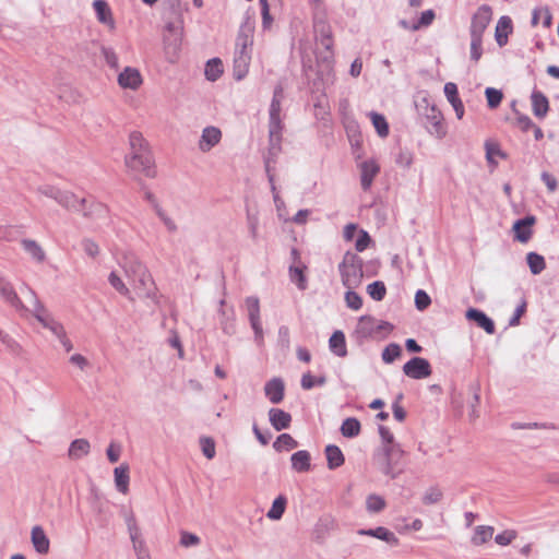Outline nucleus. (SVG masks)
I'll return each instance as SVG.
<instances>
[{"label":"nucleus","instance_id":"1","mask_svg":"<svg viewBox=\"0 0 559 559\" xmlns=\"http://www.w3.org/2000/svg\"><path fill=\"white\" fill-rule=\"evenodd\" d=\"M282 99H283V87L281 85H276L273 93V98L270 105V122H269V134H270V148L269 154L265 157L264 165L265 171L267 175V179L271 185V189L273 192V198L275 203L280 200L278 193L276 192V187L274 183V175L272 173V163H275V157L277 156L281 146V134H282V120H281V110H282Z\"/></svg>","mask_w":559,"mask_h":559},{"label":"nucleus","instance_id":"2","mask_svg":"<svg viewBox=\"0 0 559 559\" xmlns=\"http://www.w3.org/2000/svg\"><path fill=\"white\" fill-rule=\"evenodd\" d=\"M255 21L253 14L246 13L242 23L239 26L234 53V78L237 81L242 80L249 71L251 61V49L253 45V35Z\"/></svg>","mask_w":559,"mask_h":559},{"label":"nucleus","instance_id":"3","mask_svg":"<svg viewBox=\"0 0 559 559\" xmlns=\"http://www.w3.org/2000/svg\"><path fill=\"white\" fill-rule=\"evenodd\" d=\"M313 27L317 41L324 49L317 52L318 75L324 84H332L334 81V53L331 26L324 20H317Z\"/></svg>","mask_w":559,"mask_h":559},{"label":"nucleus","instance_id":"4","mask_svg":"<svg viewBox=\"0 0 559 559\" xmlns=\"http://www.w3.org/2000/svg\"><path fill=\"white\" fill-rule=\"evenodd\" d=\"M130 153L126 157V165L135 171L143 173L146 177H154L156 171L153 167L152 155L143 135L133 131L129 135Z\"/></svg>","mask_w":559,"mask_h":559},{"label":"nucleus","instance_id":"5","mask_svg":"<svg viewBox=\"0 0 559 559\" xmlns=\"http://www.w3.org/2000/svg\"><path fill=\"white\" fill-rule=\"evenodd\" d=\"M169 9L174 15V17L167 21L164 34H163V43L164 49L168 56L175 58L180 50L182 36H183V19L182 11L183 8L180 3V0H168Z\"/></svg>","mask_w":559,"mask_h":559},{"label":"nucleus","instance_id":"6","mask_svg":"<svg viewBox=\"0 0 559 559\" xmlns=\"http://www.w3.org/2000/svg\"><path fill=\"white\" fill-rule=\"evenodd\" d=\"M56 202L68 211L82 213L83 216L92 219L106 217L108 213L103 203H88L86 199H80L70 191L60 190Z\"/></svg>","mask_w":559,"mask_h":559},{"label":"nucleus","instance_id":"7","mask_svg":"<svg viewBox=\"0 0 559 559\" xmlns=\"http://www.w3.org/2000/svg\"><path fill=\"white\" fill-rule=\"evenodd\" d=\"M23 287L26 289L31 298L32 309L29 310V314L33 316L43 325V328L49 330L58 341L66 336L67 331L63 324L50 313V311L40 301L36 292L26 283H23Z\"/></svg>","mask_w":559,"mask_h":559},{"label":"nucleus","instance_id":"8","mask_svg":"<svg viewBox=\"0 0 559 559\" xmlns=\"http://www.w3.org/2000/svg\"><path fill=\"white\" fill-rule=\"evenodd\" d=\"M415 108L417 114L426 119L425 127L427 131L431 135L442 139L447 130L443 123V116L435 104L426 95H418L415 99Z\"/></svg>","mask_w":559,"mask_h":559},{"label":"nucleus","instance_id":"9","mask_svg":"<svg viewBox=\"0 0 559 559\" xmlns=\"http://www.w3.org/2000/svg\"><path fill=\"white\" fill-rule=\"evenodd\" d=\"M362 266V259L358 254L352 251L345 252L338 264V272L342 284L347 289H355L361 285L364 278Z\"/></svg>","mask_w":559,"mask_h":559},{"label":"nucleus","instance_id":"10","mask_svg":"<svg viewBox=\"0 0 559 559\" xmlns=\"http://www.w3.org/2000/svg\"><path fill=\"white\" fill-rule=\"evenodd\" d=\"M393 325L388 321H380L371 316H361L356 325V334L361 338L389 334Z\"/></svg>","mask_w":559,"mask_h":559},{"label":"nucleus","instance_id":"11","mask_svg":"<svg viewBox=\"0 0 559 559\" xmlns=\"http://www.w3.org/2000/svg\"><path fill=\"white\" fill-rule=\"evenodd\" d=\"M0 297L1 299L19 312L22 317L29 314L31 307L23 304L16 294L13 285L0 273Z\"/></svg>","mask_w":559,"mask_h":559},{"label":"nucleus","instance_id":"12","mask_svg":"<svg viewBox=\"0 0 559 559\" xmlns=\"http://www.w3.org/2000/svg\"><path fill=\"white\" fill-rule=\"evenodd\" d=\"M245 307L248 312L250 325L254 332V341L258 345H261L263 343V329L260 319V301L254 296L247 297Z\"/></svg>","mask_w":559,"mask_h":559},{"label":"nucleus","instance_id":"13","mask_svg":"<svg viewBox=\"0 0 559 559\" xmlns=\"http://www.w3.org/2000/svg\"><path fill=\"white\" fill-rule=\"evenodd\" d=\"M139 298H145L157 304V288L150 272L130 282Z\"/></svg>","mask_w":559,"mask_h":559},{"label":"nucleus","instance_id":"14","mask_svg":"<svg viewBox=\"0 0 559 559\" xmlns=\"http://www.w3.org/2000/svg\"><path fill=\"white\" fill-rule=\"evenodd\" d=\"M403 372L412 379H425L431 374V366L425 358L413 357L403 366Z\"/></svg>","mask_w":559,"mask_h":559},{"label":"nucleus","instance_id":"15","mask_svg":"<svg viewBox=\"0 0 559 559\" xmlns=\"http://www.w3.org/2000/svg\"><path fill=\"white\" fill-rule=\"evenodd\" d=\"M492 16V10L489 5L483 4L474 13L469 27V34L474 36H483Z\"/></svg>","mask_w":559,"mask_h":559},{"label":"nucleus","instance_id":"16","mask_svg":"<svg viewBox=\"0 0 559 559\" xmlns=\"http://www.w3.org/2000/svg\"><path fill=\"white\" fill-rule=\"evenodd\" d=\"M222 140V131L219 128L214 126L205 127L202 130L200 140L198 142V147L202 153L210 152L214 146H216Z\"/></svg>","mask_w":559,"mask_h":559},{"label":"nucleus","instance_id":"17","mask_svg":"<svg viewBox=\"0 0 559 559\" xmlns=\"http://www.w3.org/2000/svg\"><path fill=\"white\" fill-rule=\"evenodd\" d=\"M377 466L383 474L395 478L403 472L405 464L400 456H378Z\"/></svg>","mask_w":559,"mask_h":559},{"label":"nucleus","instance_id":"18","mask_svg":"<svg viewBox=\"0 0 559 559\" xmlns=\"http://www.w3.org/2000/svg\"><path fill=\"white\" fill-rule=\"evenodd\" d=\"M142 75L140 71L132 67H127L118 75V83L122 88L138 90L142 84Z\"/></svg>","mask_w":559,"mask_h":559},{"label":"nucleus","instance_id":"19","mask_svg":"<svg viewBox=\"0 0 559 559\" xmlns=\"http://www.w3.org/2000/svg\"><path fill=\"white\" fill-rule=\"evenodd\" d=\"M535 217L532 215L525 216L524 218L518 219L513 224L514 238L520 242H527L532 237V226L535 223Z\"/></svg>","mask_w":559,"mask_h":559},{"label":"nucleus","instance_id":"20","mask_svg":"<svg viewBox=\"0 0 559 559\" xmlns=\"http://www.w3.org/2000/svg\"><path fill=\"white\" fill-rule=\"evenodd\" d=\"M122 266L130 282L148 272L146 266L134 255H126Z\"/></svg>","mask_w":559,"mask_h":559},{"label":"nucleus","instance_id":"21","mask_svg":"<svg viewBox=\"0 0 559 559\" xmlns=\"http://www.w3.org/2000/svg\"><path fill=\"white\" fill-rule=\"evenodd\" d=\"M31 540L34 549L39 555H47L50 549V540L41 526L36 525L31 531Z\"/></svg>","mask_w":559,"mask_h":559},{"label":"nucleus","instance_id":"22","mask_svg":"<svg viewBox=\"0 0 559 559\" xmlns=\"http://www.w3.org/2000/svg\"><path fill=\"white\" fill-rule=\"evenodd\" d=\"M360 170H361V178H360L361 188L365 191H367L370 189L374 177L379 174L380 167L374 160L369 159V160H365L360 165Z\"/></svg>","mask_w":559,"mask_h":559},{"label":"nucleus","instance_id":"23","mask_svg":"<svg viewBox=\"0 0 559 559\" xmlns=\"http://www.w3.org/2000/svg\"><path fill=\"white\" fill-rule=\"evenodd\" d=\"M444 95H445L448 102L452 105L457 119H462L464 116V105L459 97L456 84L452 83V82L445 83Z\"/></svg>","mask_w":559,"mask_h":559},{"label":"nucleus","instance_id":"24","mask_svg":"<svg viewBox=\"0 0 559 559\" xmlns=\"http://www.w3.org/2000/svg\"><path fill=\"white\" fill-rule=\"evenodd\" d=\"M466 319L476 322V324L484 329L488 334L495 333V323L485 312L475 308H469L466 311Z\"/></svg>","mask_w":559,"mask_h":559},{"label":"nucleus","instance_id":"25","mask_svg":"<svg viewBox=\"0 0 559 559\" xmlns=\"http://www.w3.org/2000/svg\"><path fill=\"white\" fill-rule=\"evenodd\" d=\"M264 392L273 404H278L284 399V382L280 378H273L265 383Z\"/></svg>","mask_w":559,"mask_h":559},{"label":"nucleus","instance_id":"26","mask_svg":"<svg viewBox=\"0 0 559 559\" xmlns=\"http://www.w3.org/2000/svg\"><path fill=\"white\" fill-rule=\"evenodd\" d=\"M379 433L382 439L384 454H405L406 450L394 442L393 435L386 427L379 426Z\"/></svg>","mask_w":559,"mask_h":559},{"label":"nucleus","instance_id":"27","mask_svg":"<svg viewBox=\"0 0 559 559\" xmlns=\"http://www.w3.org/2000/svg\"><path fill=\"white\" fill-rule=\"evenodd\" d=\"M93 8L96 12V16L99 23L109 26L111 29L115 28V20L112 17L111 10L105 0H95Z\"/></svg>","mask_w":559,"mask_h":559},{"label":"nucleus","instance_id":"28","mask_svg":"<svg viewBox=\"0 0 559 559\" xmlns=\"http://www.w3.org/2000/svg\"><path fill=\"white\" fill-rule=\"evenodd\" d=\"M269 419L273 428L280 431L289 427L292 416L281 408H271L269 411Z\"/></svg>","mask_w":559,"mask_h":559},{"label":"nucleus","instance_id":"29","mask_svg":"<svg viewBox=\"0 0 559 559\" xmlns=\"http://www.w3.org/2000/svg\"><path fill=\"white\" fill-rule=\"evenodd\" d=\"M358 533L360 535L376 537V538L384 540L388 544L393 545V546H396L399 544V539L395 536V534L382 526H379L376 528H370V530H360Z\"/></svg>","mask_w":559,"mask_h":559},{"label":"nucleus","instance_id":"30","mask_svg":"<svg viewBox=\"0 0 559 559\" xmlns=\"http://www.w3.org/2000/svg\"><path fill=\"white\" fill-rule=\"evenodd\" d=\"M115 476V485L119 492L127 493L129 490V465L128 464H120L117 466L114 471Z\"/></svg>","mask_w":559,"mask_h":559},{"label":"nucleus","instance_id":"31","mask_svg":"<svg viewBox=\"0 0 559 559\" xmlns=\"http://www.w3.org/2000/svg\"><path fill=\"white\" fill-rule=\"evenodd\" d=\"M533 112L538 118H544L549 109L547 97L539 91H534L531 96Z\"/></svg>","mask_w":559,"mask_h":559},{"label":"nucleus","instance_id":"32","mask_svg":"<svg viewBox=\"0 0 559 559\" xmlns=\"http://www.w3.org/2000/svg\"><path fill=\"white\" fill-rule=\"evenodd\" d=\"M512 29V21L509 16H501L496 26V40L502 47L508 41V34Z\"/></svg>","mask_w":559,"mask_h":559},{"label":"nucleus","instance_id":"33","mask_svg":"<svg viewBox=\"0 0 559 559\" xmlns=\"http://www.w3.org/2000/svg\"><path fill=\"white\" fill-rule=\"evenodd\" d=\"M329 346L331 352L338 357H345L347 355L345 335L342 331H335L331 335Z\"/></svg>","mask_w":559,"mask_h":559},{"label":"nucleus","instance_id":"34","mask_svg":"<svg viewBox=\"0 0 559 559\" xmlns=\"http://www.w3.org/2000/svg\"><path fill=\"white\" fill-rule=\"evenodd\" d=\"M287 506V498L280 495L272 503V507L266 513L267 519L278 521L282 519Z\"/></svg>","mask_w":559,"mask_h":559},{"label":"nucleus","instance_id":"35","mask_svg":"<svg viewBox=\"0 0 559 559\" xmlns=\"http://www.w3.org/2000/svg\"><path fill=\"white\" fill-rule=\"evenodd\" d=\"M23 249L37 262H43L46 258L45 251L43 248L35 241L31 239H24L21 242Z\"/></svg>","mask_w":559,"mask_h":559},{"label":"nucleus","instance_id":"36","mask_svg":"<svg viewBox=\"0 0 559 559\" xmlns=\"http://www.w3.org/2000/svg\"><path fill=\"white\" fill-rule=\"evenodd\" d=\"M306 266L304 264H292L289 266V277L293 283L297 285V287L301 290L306 289L307 287V280L304 274V270Z\"/></svg>","mask_w":559,"mask_h":559},{"label":"nucleus","instance_id":"37","mask_svg":"<svg viewBox=\"0 0 559 559\" xmlns=\"http://www.w3.org/2000/svg\"><path fill=\"white\" fill-rule=\"evenodd\" d=\"M296 447L297 441L288 433L280 435L273 444L276 452H289Z\"/></svg>","mask_w":559,"mask_h":559},{"label":"nucleus","instance_id":"38","mask_svg":"<svg viewBox=\"0 0 559 559\" xmlns=\"http://www.w3.org/2000/svg\"><path fill=\"white\" fill-rule=\"evenodd\" d=\"M526 262L528 264L531 273L534 275L540 274L546 267L544 257L536 252H528L526 255Z\"/></svg>","mask_w":559,"mask_h":559},{"label":"nucleus","instance_id":"39","mask_svg":"<svg viewBox=\"0 0 559 559\" xmlns=\"http://www.w3.org/2000/svg\"><path fill=\"white\" fill-rule=\"evenodd\" d=\"M360 432V423L355 417L346 418L341 426V433L346 438L357 437Z\"/></svg>","mask_w":559,"mask_h":559},{"label":"nucleus","instance_id":"40","mask_svg":"<svg viewBox=\"0 0 559 559\" xmlns=\"http://www.w3.org/2000/svg\"><path fill=\"white\" fill-rule=\"evenodd\" d=\"M204 73L209 81H216L223 74V63L221 59L213 58L209 60Z\"/></svg>","mask_w":559,"mask_h":559},{"label":"nucleus","instance_id":"41","mask_svg":"<svg viewBox=\"0 0 559 559\" xmlns=\"http://www.w3.org/2000/svg\"><path fill=\"white\" fill-rule=\"evenodd\" d=\"M485 150L486 159L492 166H496L498 164L496 157L506 158V154L501 151L500 145L496 142L486 141Z\"/></svg>","mask_w":559,"mask_h":559},{"label":"nucleus","instance_id":"42","mask_svg":"<svg viewBox=\"0 0 559 559\" xmlns=\"http://www.w3.org/2000/svg\"><path fill=\"white\" fill-rule=\"evenodd\" d=\"M492 526L479 525L475 528V533L472 537V543L476 546L483 545L492 537Z\"/></svg>","mask_w":559,"mask_h":559},{"label":"nucleus","instance_id":"43","mask_svg":"<svg viewBox=\"0 0 559 559\" xmlns=\"http://www.w3.org/2000/svg\"><path fill=\"white\" fill-rule=\"evenodd\" d=\"M372 124L380 138H386L389 134V124L383 115L371 111L369 114Z\"/></svg>","mask_w":559,"mask_h":559},{"label":"nucleus","instance_id":"44","mask_svg":"<svg viewBox=\"0 0 559 559\" xmlns=\"http://www.w3.org/2000/svg\"><path fill=\"white\" fill-rule=\"evenodd\" d=\"M108 282L118 293L127 297L130 301H134V297L132 296L130 289L126 286L117 273L111 272L108 276Z\"/></svg>","mask_w":559,"mask_h":559},{"label":"nucleus","instance_id":"45","mask_svg":"<svg viewBox=\"0 0 559 559\" xmlns=\"http://www.w3.org/2000/svg\"><path fill=\"white\" fill-rule=\"evenodd\" d=\"M543 15V25L545 27H550L551 26V21H552V16H551V13H550V10L549 8L547 7H544V8H535L533 10V13H532V26H536L539 22V16Z\"/></svg>","mask_w":559,"mask_h":559},{"label":"nucleus","instance_id":"46","mask_svg":"<svg viewBox=\"0 0 559 559\" xmlns=\"http://www.w3.org/2000/svg\"><path fill=\"white\" fill-rule=\"evenodd\" d=\"M154 212L169 233H176L178 230V226L175 219L168 215V213L159 204H155Z\"/></svg>","mask_w":559,"mask_h":559},{"label":"nucleus","instance_id":"47","mask_svg":"<svg viewBox=\"0 0 559 559\" xmlns=\"http://www.w3.org/2000/svg\"><path fill=\"white\" fill-rule=\"evenodd\" d=\"M367 293L373 300L381 301L385 297L386 287L383 282L376 281L367 286Z\"/></svg>","mask_w":559,"mask_h":559},{"label":"nucleus","instance_id":"48","mask_svg":"<svg viewBox=\"0 0 559 559\" xmlns=\"http://www.w3.org/2000/svg\"><path fill=\"white\" fill-rule=\"evenodd\" d=\"M402 348L396 343L389 344L382 352V360L385 364L393 362L396 358L401 356Z\"/></svg>","mask_w":559,"mask_h":559},{"label":"nucleus","instance_id":"49","mask_svg":"<svg viewBox=\"0 0 559 559\" xmlns=\"http://www.w3.org/2000/svg\"><path fill=\"white\" fill-rule=\"evenodd\" d=\"M367 510L371 513H378L385 507V501L378 495H369L366 500Z\"/></svg>","mask_w":559,"mask_h":559},{"label":"nucleus","instance_id":"50","mask_svg":"<svg viewBox=\"0 0 559 559\" xmlns=\"http://www.w3.org/2000/svg\"><path fill=\"white\" fill-rule=\"evenodd\" d=\"M483 55V36L471 35V59L478 62Z\"/></svg>","mask_w":559,"mask_h":559},{"label":"nucleus","instance_id":"51","mask_svg":"<svg viewBox=\"0 0 559 559\" xmlns=\"http://www.w3.org/2000/svg\"><path fill=\"white\" fill-rule=\"evenodd\" d=\"M443 497L442 491L437 487H430L423 496V502L426 506L438 503Z\"/></svg>","mask_w":559,"mask_h":559},{"label":"nucleus","instance_id":"52","mask_svg":"<svg viewBox=\"0 0 559 559\" xmlns=\"http://www.w3.org/2000/svg\"><path fill=\"white\" fill-rule=\"evenodd\" d=\"M345 302L346 306L353 310H359L362 307V299L354 289H347L345 293Z\"/></svg>","mask_w":559,"mask_h":559},{"label":"nucleus","instance_id":"53","mask_svg":"<svg viewBox=\"0 0 559 559\" xmlns=\"http://www.w3.org/2000/svg\"><path fill=\"white\" fill-rule=\"evenodd\" d=\"M485 94L490 108H496L500 105L502 100V93L499 90L487 87Z\"/></svg>","mask_w":559,"mask_h":559},{"label":"nucleus","instance_id":"54","mask_svg":"<svg viewBox=\"0 0 559 559\" xmlns=\"http://www.w3.org/2000/svg\"><path fill=\"white\" fill-rule=\"evenodd\" d=\"M91 450L90 442L86 439H76L71 442L69 454H76L78 452L87 454Z\"/></svg>","mask_w":559,"mask_h":559},{"label":"nucleus","instance_id":"55","mask_svg":"<svg viewBox=\"0 0 559 559\" xmlns=\"http://www.w3.org/2000/svg\"><path fill=\"white\" fill-rule=\"evenodd\" d=\"M100 51L106 63L112 69H118V56L115 50L110 47L102 46Z\"/></svg>","mask_w":559,"mask_h":559},{"label":"nucleus","instance_id":"56","mask_svg":"<svg viewBox=\"0 0 559 559\" xmlns=\"http://www.w3.org/2000/svg\"><path fill=\"white\" fill-rule=\"evenodd\" d=\"M292 467L296 472H308L310 469V456H292Z\"/></svg>","mask_w":559,"mask_h":559},{"label":"nucleus","instance_id":"57","mask_svg":"<svg viewBox=\"0 0 559 559\" xmlns=\"http://www.w3.org/2000/svg\"><path fill=\"white\" fill-rule=\"evenodd\" d=\"M430 304H431V299H430L429 295L425 290L418 289L415 294L416 308L418 310L423 311V310L427 309Z\"/></svg>","mask_w":559,"mask_h":559},{"label":"nucleus","instance_id":"58","mask_svg":"<svg viewBox=\"0 0 559 559\" xmlns=\"http://www.w3.org/2000/svg\"><path fill=\"white\" fill-rule=\"evenodd\" d=\"M200 537L195 534H192V533H189V532H186V531H182L180 533V545L182 547H192V546H198L200 544Z\"/></svg>","mask_w":559,"mask_h":559},{"label":"nucleus","instance_id":"59","mask_svg":"<svg viewBox=\"0 0 559 559\" xmlns=\"http://www.w3.org/2000/svg\"><path fill=\"white\" fill-rule=\"evenodd\" d=\"M435 20V12L432 10H426L421 13L419 20L414 23V31H418L420 27L429 26Z\"/></svg>","mask_w":559,"mask_h":559},{"label":"nucleus","instance_id":"60","mask_svg":"<svg viewBox=\"0 0 559 559\" xmlns=\"http://www.w3.org/2000/svg\"><path fill=\"white\" fill-rule=\"evenodd\" d=\"M261 4V14H262V26L264 29L271 27L273 17L270 14V5L267 0H259Z\"/></svg>","mask_w":559,"mask_h":559},{"label":"nucleus","instance_id":"61","mask_svg":"<svg viewBox=\"0 0 559 559\" xmlns=\"http://www.w3.org/2000/svg\"><path fill=\"white\" fill-rule=\"evenodd\" d=\"M516 537V532L513 530H507L496 535L495 542L500 546H508Z\"/></svg>","mask_w":559,"mask_h":559},{"label":"nucleus","instance_id":"62","mask_svg":"<svg viewBox=\"0 0 559 559\" xmlns=\"http://www.w3.org/2000/svg\"><path fill=\"white\" fill-rule=\"evenodd\" d=\"M247 224L250 231V236L253 240L258 238L259 218L254 213H247Z\"/></svg>","mask_w":559,"mask_h":559},{"label":"nucleus","instance_id":"63","mask_svg":"<svg viewBox=\"0 0 559 559\" xmlns=\"http://www.w3.org/2000/svg\"><path fill=\"white\" fill-rule=\"evenodd\" d=\"M132 546L138 559H151L150 550L144 540L135 542Z\"/></svg>","mask_w":559,"mask_h":559},{"label":"nucleus","instance_id":"64","mask_svg":"<svg viewBox=\"0 0 559 559\" xmlns=\"http://www.w3.org/2000/svg\"><path fill=\"white\" fill-rule=\"evenodd\" d=\"M82 247L84 252L91 258H96L99 253L98 245L92 239H84L82 241Z\"/></svg>","mask_w":559,"mask_h":559}]
</instances>
